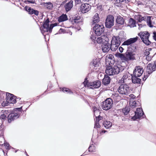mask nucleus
I'll list each match as a JSON object with an SVG mask.
<instances>
[{
  "mask_svg": "<svg viewBox=\"0 0 156 156\" xmlns=\"http://www.w3.org/2000/svg\"><path fill=\"white\" fill-rule=\"evenodd\" d=\"M132 90L127 84L121 85L118 89V92L121 94L128 95L131 93Z\"/></svg>",
  "mask_w": 156,
  "mask_h": 156,
  "instance_id": "nucleus-1",
  "label": "nucleus"
},
{
  "mask_svg": "<svg viewBox=\"0 0 156 156\" xmlns=\"http://www.w3.org/2000/svg\"><path fill=\"white\" fill-rule=\"evenodd\" d=\"M49 20L48 19H47L44 22L41 30L42 34H43L45 32H47L48 31H49L50 32H51L53 28L57 25L56 23L52 24L50 25V27H49Z\"/></svg>",
  "mask_w": 156,
  "mask_h": 156,
  "instance_id": "nucleus-2",
  "label": "nucleus"
},
{
  "mask_svg": "<svg viewBox=\"0 0 156 156\" xmlns=\"http://www.w3.org/2000/svg\"><path fill=\"white\" fill-rule=\"evenodd\" d=\"M83 84L85 87L92 89L99 87L101 84V82L99 80L92 83H88L87 78L85 79Z\"/></svg>",
  "mask_w": 156,
  "mask_h": 156,
  "instance_id": "nucleus-3",
  "label": "nucleus"
},
{
  "mask_svg": "<svg viewBox=\"0 0 156 156\" xmlns=\"http://www.w3.org/2000/svg\"><path fill=\"white\" fill-rule=\"evenodd\" d=\"M138 35L140 36L142 41L147 45L150 44L151 42L148 40V38L150 36L149 33L147 31L141 32L138 34Z\"/></svg>",
  "mask_w": 156,
  "mask_h": 156,
  "instance_id": "nucleus-4",
  "label": "nucleus"
},
{
  "mask_svg": "<svg viewBox=\"0 0 156 156\" xmlns=\"http://www.w3.org/2000/svg\"><path fill=\"white\" fill-rule=\"evenodd\" d=\"M113 101L110 98L106 99L102 102V108L105 110L110 109L112 106Z\"/></svg>",
  "mask_w": 156,
  "mask_h": 156,
  "instance_id": "nucleus-5",
  "label": "nucleus"
},
{
  "mask_svg": "<svg viewBox=\"0 0 156 156\" xmlns=\"http://www.w3.org/2000/svg\"><path fill=\"white\" fill-rule=\"evenodd\" d=\"M155 69H156V61L154 62V65L152 63H149L147 65L146 69V71L148 73V75H144V77L143 78V80L144 81L146 80L148 76H149V75L151 74Z\"/></svg>",
  "mask_w": 156,
  "mask_h": 156,
  "instance_id": "nucleus-6",
  "label": "nucleus"
},
{
  "mask_svg": "<svg viewBox=\"0 0 156 156\" xmlns=\"http://www.w3.org/2000/svg\"><path fill=\"white\" fill-rule=\"evenodd\" d=\"M93 29L96 34L99 36L104 31L105 28L103 25L96 24L93 27Z\"/></svg>",
  "mask_w": 156,
  "mask_h": 156,
  "instance_id": "nucleus-7",
  "label": "nucleus"
},
{
  "mask_svg": "<svg viewBox=\"0 0 156 156\" xmlns=\"http://www.w3.org/2000/svg\"><path fill=\"white\" fill-rule=\"evenodd\" d=\"M114 17L111 15H110L107 17L105 23L106 27L110 28L114 25Z\"/></svg>",
  "mask_w": 156,
  "mask_h": 156,
  "instance_id": "nucleus-8",
  "label": "nucleus"
},
{
  "mask_svg": "<svg viewBox=\"0 0 156 156\" xmlns=\"http://www.w3.org/2000/svg\"><path fill=\"white\" fill-rule=\"evenodd\" d=\"M131 78L132 77L129 73H125L121 80V81L125 84H128L131 83Z\"/></svg>",
  "mask_w": 156,
  "mask_h": 156,
  "instance_id": "nucleus-9",
  "label": "nucleus"
},
{
  "mask_svg": "<svg viewBox=\"0 0 156 156\" xmlns=\"http://www.w3.org/2000/svg\"><path fill=\"white\" fill-rule=\"evenodd\" d=\"M134 116L132 117V119L134 120L137 119L141 118L144 115V113L143 112L142 109L140 108H138L136 109V111L135 112Z\"/></svg>",
  "mask_w": 156,
  "mask_h": 156,
  "instance_id": "nucleus-10",
  "label": "nucleus"
},
{
  "mask_svg": "<svg viewBox=\"0 0 156 156\" xmlns=\"http://www.w3.org/2000/svg\"><path fill=\"white\" fill-rule=\"evenodd\" d=\"M91 7V5L88 4H82L80 7V10L82 13H86L90 10Z\"/></svg>",
  "mask_w": 156,
  "mask_h": 156,
  "instance_id": "nucleus-11",
  "label": "nucleus"
},
{
  "mask_svg": "<svg viewBox=\"0 0 156 156\" xmlns=\"http://www.w3.org/2000/svg\"><path fill=\"white\" fill-rule=\"evenodd\" d=\"M143 72L144 70L141 66H136L134 70L133 74L134 76L139 77L142 75Z\"/></svg>",
  "mask_w": 156,
  "mask_h": 156,
  "instance_id": "nucleus-12",
  "label": "nucleus"
},
{
  "mask_svg": "<svg viewBox=\"0 0 156 156\" xmlns=\"http://www.w3.org/2000/svg\"><path fill=\"white\" fill-rule=\"evenodd\" d=\"M101 46L102 51L104 52H107L110 49L111 44L108 43V41H107L102 43Z\"/></svg>",
  "mask_w": 156,
  "mask_h": 156,
  "instance_id": "nucleus-13",
  "label": "nucleus"
},
{
  "mask_svg": "<svg viewBox=\"0 0 156 156\" xmlns=\"http://www.w3.org/2000/svg\"><path fill=\"white\" fill-rule=\"evenodd\" d=\"M135 59L134 54L131 52H126L124 54V61H128L130 60H133Z\"/></svg>",
  "mask_w": 156,
  "mask_h": 156,
  "instance_id": "nucleus-14",
  "label": "nucleus"
},
{
  "mask_svg": "<svg viewBox=\"0 0 156 156\" xmlns=\"http://www.w3.org/2000/svg\"><path fill=\"white\" fill-rule=\"evenodd\" d=\"M6 95V102L9 103H15L16 102V97L13 95L8 93Z\"/></svg>",
  "mask_w": 156,
  "mask_h": 156,
  "instance_id": "nucleus-15",
  "label": "nucleus"
},
{
  "mask_svg": "<svg viewBox=\"0 0 156 156\" xmlns=\"http://www.w3.org/2000/svg\"><path fill=\"white\" fill-rule=\"evenodd\" d=\"M19 116L17 113H12L10 114L8 116V121L9 122H10L18 118Z\"/></svg>",
  "mask_w": 156,
  "mask_h": 156,
  "instance_id": "nucleus-16",
  "label": "nucleus"
},
{
  "mask_svg": "<svg viewBox=\"0 0 156 156\" xmlns=\"http://www.w3.org/2000/svg\"><path fill=\"white\" fill-rule=\"evenodd\" d=\"M138 38V37H137L133 38H130L124 41L122 44V45H129L136 42Z\"/></svg>",
  "mask_w": 156,
  "mask_h": 156,
  "instance_id": "nucleus-17",
  "label": "nucleus"
},
{
  "mask_svg": "<svg viewBox=\"0 0 156 156\" xmlns=\"http://www.w3.org/2000/svg\"><path fill=\"white\" fill-rule=\"evenodd\" d=\"M96 41L98 43H101L102 42H105L107 41H108V37L105 35H102L97 38Z\"/></svg>",
  "mask_w": 156,
  "mask_h": 156,
  "instance_id": "nucleus-18",
  "label": "nucleus"
},
{
  "mask_svg": "<svg viewBox=\"0 0 156 156\" xmlns=\"http://www.w3.org/2000/svg\"><path fill=\"white\" fill-rule=\"evenodd\" d=\"M73 1L72 0H70L69 2L65 4L64 7L66 11H69L73 7Z\"/></svg>",
  "mask_w": 156,
  "mask_h": 156,
  "instance_id": "nucleus-19",
  "label": "nucleus"
},
{
  "mask_svg": "<svg viewBox=\"0 0 156 156\" xmlns=\"http://www.w3.org/2000/svg\"><path fill=\"white\" fill-rule=\"evenodd\" d=\"M147 21V23H148V25L151 26V17L150 16H141V17L140 19V22H141L142 21Z\"/></svg>",
  "mask_w": 156,
  "mask_h": 156,
  "instance_id": "nucleus-20",
  "label": "nucleus"
},
{
  "mask_svg": "<svg viewBox=\"0 0 156 156\" xmlns=\"http://www.w3.org/2000/svg\"><path fill=\"white\" fill-rule=\"evenodd\" d=\"M114 70L113 68H112L110 66H109L106 68L105 72L108 75H115Z\"/></svg>",
  "mask_w": 156,
  "mask_h": 156,
  "instance_id": "nucleus-21",
  "label": "nucleus"
},
{
  "mask_svg": "<svg viewBox=\"0 0 156 156\" xmlns=\"http://www.w3.org/2000/svg\"><path fill=\"white\" fill-rule=\"evenodd\" d=\"M111 42L113 43L118 44L120 45L121 43V38L119 36H114Z\"/></svg>",
  "mask_w": 156,
  "mask_h": 156,
  "instance_id": "nucleus-22",
  "label": "nucleus"
},
{
  "mask_svg": "<svg viewBox=\"0 0 156 156\" xmlns=\"http://www.w3.org/2000/svg\"><path fill=\"white\" fill-rule=\"evenodd\" d=\"M110 81V78L107 75H105L103 80L102 83L104 85H107L109 83Z\"/></svg>",
  "mask_w": 156,
  "mask_h": 156,
  "instance_id": "nucleus-23",
  "label": "nucleus"
},
{
  "mask_svg": "<svg viewBox=\"0 0 156 156\" xmlns=\"http://www.w3.org/2000/svg\"><path fill=\"white\" fill-rule=\"evenodd\" d=\"M99 21V15L98 13H96L93 17L92 23V24H94V23H98Z\"/></svg>",
  "mask_w": 156,
  "mask_h": 156,
  "instance_id": "nucleus-24",
  "label": "nucleus"
},
{
  "mask_svg": "<svg viewBox=\"0 0 156 156\" xmlns=\"http://www.w3.org/2000/svg\"><path fill=\"white\" fill-rule=\"evenodd\" d=\"M135 76H132L131 80L133 83L137 84L140 83L141 79Z\"/></svg>",
  "mask_w": 156,
  "mask_h": 156,
  "instance_id": "nucleus-25",
  "label": "nucleus"
},
{
  "mask_svg": "<svg viewBox=\"0 0 156 156\" xmlns=\"http://www.w3.org/2000/svg\"><path fill=\"white\" fill-rule=\"evenodd\" d=\"M128 25L131 28L136 26V21L132 18H130L129 20Z\"/></svg>",
  "mask_w": 156,
  "mask_h": 156,
  "instance_id": "nucleus-26",
  "label": "nucleus"
},
{
  "mask_svg": "<svg viewBox=\"0 0 156 156\" xmlns=\"http://www.w3.org/2000/svg\"><path fill=\"white\" fill-rule=\"evenodd\" d=\"M116 20L117 23L119 24L122 25L124 24V20L122 17L120 16H117Z\"/></svg>",
  "mask_w": 156,
  "mask_h": 156,
  "instance_id": "nucleus-27",
  "label": "nucleus"
},
{
  "mask_svg": "<svg viewBox=\"0 0 156 156\" xmlns=\"http://www.w3.org/2000/svg\"><path fill=\"white\" fill-rule=\"evenodd\" d=\"M120 45L115 43H113L111 42L110 49L112 51H114L117 49Z\"/></svg>",
  "mask_w": 156,
  "mask_h": 156,
  "instance_id": "nucleus-28",
  "label": "nucleus"
},
{
  "mask_svg": "<svg viewBox=\"0 0 156 156\" xmlns=\"http://www.w3.org/2000/svg\"><path fill=\"white\" fill-rule=\"evenodd\" d=\"M67 20V16L66 15H62L58 19V21L59 22L66 21Z\"/></svg>",
  "mask_w": 156,
  "mask_h": 156,
  "instance_id": "nucleus-29",
  "label": "nucleus"
},
{
  "mask_svg": "<svg viewBox=\"0 0 156 156\" xmlns=\"http://www.w3.org/2000/svg\"><path fill=\"white\" fill-rule=\"evenodd\" d=\"M104 127L106 129L110 128L112 126V123L109 121H106L103 122L102 123Z\"/></svg>",
  "mask_w": 156,
  "mask_h": 156,
  "instance_id": "nucleus-30",
  "label": "nucleus"
},
{
  "mask_svg": "<svg viewBox=\"0 0 156 156\" xmlns=\"http://www.w3.org/2000/svg\"><path fill=\"white\" fill-rule=\"evenodd\" d=\"M80 21V16H75L72 18L71 21L72 23H78Z\"/></svg>",
  "mask_w": 156,
  "mask_h": 156,
  "instance_id": "nucleus-31",
  "label": "nucleus"
},
{
  "mask_svg": "<svg viewBox=\"0 0 156 156\" xmlns=\"http://www.w3.org/2000/svg\"><path fill=\"white\" fill-rule=\"evenodd\" d=\"M113 68L115 74H118L119 73L121 70V69L120 68V67H119L118 66H114Z\"/></svg>",
  "mask_w": 156,
  "mask_h": 156,
  "instance_id": "nucleus-32",
  "label": "nucleus"
},
{
  "mask_svg": "<svg viewBox=\"0 0 156 156\" xmlns=\"http://www.w3.org/2000/svg\"><path fill=\"white\" fill-rule=\"evenodd\" d=\"M129 2V0H116L115 2L116 5L119 6V5L122 2L126 3Z\"/></svg>",
  "mask_w": 156,
  "mask_h": 156,
  "instance_id": "nucleus-33",
  "label": "nucleus"
},
{
  "mask_svg": "<svg viewBox=\"0 0 156 156\" xmlns=\"http://www.w3.org/2000/svg\"><path fill=\"white\" fill-rule=\"evenodd\" d=\"M44 5L48 9H51L52 7V5L50 2L44 3Z\"/></svg>",
  "mask_w": 156,
  "mask_h": 156,
  "instance_id": "nucleus-34",
  "label": "nucleus"
},
{
  "mask_svg": "<svg viewBox=\"0 0 156 156\" xmlns=\"http://www.w3.org/2000/svg\"><path fill=\"white\" fill-rule=\"evenodd\" d=\"M115 55L116 57L120 58L122 60L124 61V54L119 53H117L115 54Z\"/></svg>",
  "mask_w": 156,
  "mask_h": 156,
  "instance_id": "nucleus-35",
  "label": "nucleus"
},
{
  "mask_svg": "<svg viewBox=\"0 0 156 156\" xmlns=\"http://www.w3.org/2000/svg\"><path fill=\"white\" fill-rule=\"evenodd\" d=\"M136 101H133L132 100L130 101V106L132 108H135L136 106Z\"/></svg>",
  "mask_w": 156,
  "mask_h": 156,
  "instance_id": "nucleus-36",
  "label": "nucleus"
},
{
  "mask_svg": "<svg viewBox=\"0 0 156 156\" xmlns=\"http://www.w3.org/2000/svg\"><path fill=\"white\" fill-rule=\"evenodd\" d=\"M130 111V108L129 107H126L122 110V112L125 115L128 114Z\"/></svg>",
  "mask_w": 156,
  "mask_h": 156,
  "instance_id": "nucleus-37",
  "label": "nucleus"
},
{
  "mask_svg": "<svg viewBox=\"0 0 156 156\" xmlns=\"http://www.w3.org/2000/svg\"><path fill=\"white\" fill-rule=\"evenodd\" d=\"M26 10L29 12L30 14H34V9H32L30 7H28L26 8Z\"/></svg>",
  "mask_w": 156,
  "mask_h": 156,
  "instance_id": "nucleus-38",
  "label": "nucleus"
},
{
  "mask_svg": "<svg viewBox=\"0 0 156 156\" xmlns=\"http://www.w3.org/2000/svg\"><path fill=\"white\" fill-rule=\"evenodd\" d=\"M95 149V147L93 145H91L88 148L89 151L90 152H93L94 151Z\"/></svg>",
  "mask_w": 156,
  "mask_h": 156,
  "instance_id": "nucleus-39",
  "label": "nucleus"
},
{
  "mask_svg": "<svg viewBox=\"0 0 156 156\" xmlns=\"http://www.w3.org/2000/svg\"><path fill=\"white\" fill-rule=\"evenodd\" d=\"M93 64L94 66L95 67H98L99 66L98 61L97 59H95L93 60Z\"/></svg>",
  "mask_w": 156,
  "mask_h": 156,
  "instance_id": "nucleus-40",
  "label": "nucleus"
},
{
  "mask_svg": "<svg viewBox=\"0 0 156 156\" xmlns=\"http://www.w3.org/2000/svg\"><path fill=\"white\" fill-rule=\"evenodd\" d=\"M102 118L101 117L98 115V116H96V122L99 123V122L101 120Z\"/></svg>",
  "mask_w": 156,
  "mask_h": 156,
  "instance_id": "nucleus-41",
  "label": "nucleus"
},
{
  "mask_svg": "<svg viewBox=\"0 0 156 156\" xmlns=\"http://www.w3.org/2000/svg\"><path fill=\"white\" fill-rule=\"evenodd\" d=\"M141 15H138L135 16V18L136 20H137L139 22H140V19L141 17Z\"/></svg>",
  "mask_w": 156,
  "mask_h": 156,
  "instance_id": "nucleus-42",
  "label": "nucleus"
},
{
  "mask_svg": "<svg viewBox=\"0 0 156 156\" xmlns=\"http://www.w3.org/2000/svg\"><path fill=\"white\" fill-rule=\"evenodd\" d=\"M62 90L63 91H66L67 93H72L71 91H70V90L68 89H67L66 88H62Z\"/></svg>",
  "mask_w": 156,
  "mask_h": 156,
  "instance_id": "nucleus-43",
  "label": "nucleus"
},
{
  "mask_svg": "<svg viewBox=\"0 0 156 156\" xmlns=\"http://www.w3.org/2000/svg\"><path fill=\"white\" fill-rule=\"evenodd\" d=\"M93 109L94 112H98V114L100 113V111L97 109L96 107L94 106L93 107Z\"/></svg>",
  "mask_w": 156,
  "mask_h": 156,
  "instance_id": "nucleus-44",
  "label": "nucleus"
},
{
  "mask_svg": "<svg viewBox=\"0 0 156 156\" xmlns=\"http://www.w3.org/2000/svg\"><path fill=\"white\" fill-rule=\"evenodd\" d=\"M107 58H108L110 59H112L114 58V56L112 55H109L107 56Z\"/></svg>",
  "mask_w": 156,
  "mask_h": 156,
  "instance_id": "nucleus-45",
  "label": "nucleus"
},
{
  "mask_svg": "<svg viewBox=\"0 0 156 156\" xmlns=\"http://www.w3.org/2000/svg\"><path fill=\"white\" fill-rule=\"evenodd\" d=\"M150 52L149 51L146 50L144 52V54L146 56H148L150 54Z\"/></svg>",
  "mask_w": 156,
  "mask_h": 156,
  "instance_id": "nucleus-46",
  "label": "nucleus"
},
{
  "mask_svg": "<svg viewBox=\"0 0 156 156\" xmlns=\"http://www.w3.org/2000/svg\"><path fill=\"white\" fill-rule=\"evenodd\" d=\"M153 37L154 40L156 41V32L154 31L153 33Z\"/></svg>",
  "mask_w": 156,
  "mask_h": 156,
  "instance_id": "nucleus-47",
  "label": "nucleus"
},
{
  "mask_svg": "<svg viewBox=\"0 0 156 156\" xmlns=\"http://www.w3.org/2000/svg\"><path fill=\"white\" fill-rule=\"evenodd\" d=\"M9 103L7 102H6L3 101L2 104V105L3 106H5L8 105Z\"/></svg>",
  "mask_w": 156,
  "mask_h": 156,
  "instance_id": "nucleus-48",
  "label": "nucleus"
},
{
  "mask_svg": "<svg viewBox=\"0 0 156 156\" xmlns=\"http://www.w3.org/2000/svg\"><path fill=\"white\" fill-rule=\"evenodd\" d=\"M3 142H4V146L5 147H8L9 146V143H5V140L4 139H3Z\"/></svg>",
  "mask_w": 156,
  "mask_h": 156,
  "instance_id": "nucleus-49",
  "label": "nucleus"
},
{
  "mask_svg": "<svg viewBox=\"0 0 156 156\" xmlns=\"http://www.w3.org/2000/svg\"><path fill=\"white\" fill-rule=\"evenodd\" d=\"M90 38L93 41L94 40V43H95V41L96 40H95L94 39H96V37H95L94 35H91L90 37Z\"/></svg>",
  "mask_w": 156,
  "mask_h": 156,
  "instance_id": "nucleus-50",
  "label": "nucleus"
},
{
  "mask_svg": "<svg viewBox=\"0 0 156 156\" xmlns=\"http://www.w3.org/2000/svg\"><path fill=\"white\" fill-rule=\"evenodd\" d=\"M6 117V115L4 114H2L1 115V118L3 119H5Z\"/></svg>",
  "mask_w": 156,
  "mask_h": 156,
  "instance_id": "nucleus-51",
  "label": "nucleus"
},
{
  "mask_svg": "<svg viewBox=\"0 0 156 156\" xmlns=\"http://www.w3.org/2000/svg\"><path fill=\"white\" fill-rule=\"evenodd\" d=\"M39 12L36 10H34V14H35L36 16H37L38 15Z\"/></svg>",
  "mask_w": 156,
  "mask_h": 156,
  "instance_id": "nucleus-52",
  "label": "nucleus"
},
{
  "mask_svg": "<svg viewBox=\"0 0 156 156\" xmlns=\"http://www.w3.org/2000/svg\"><path fill=\"white\" fill-rule=\"evenodd\" d=\"M75 3L77 4H79L81 3V0H75Z\"/></svg>",
  "mask_w": 156,
  "mask_h": 156,
  "instance_id": "nucleus-53",
  "label": "nucleus"
},
{
  "mask_svg": "<svg viewBox=\"0 0 156 156\" xmlns=\"http://www.w3.org/2000/svg\"><path fill=\"white\" fill-rule=\"evenodd\" d=\"M95 126L97 128H100V123L96 122Z\"/></svg>",
  "mask_w": 156,
  "mask_h": 156,
  "instance_id": "nucleus-54",
  "label": "nucleus"
},
{
  "mask_svg": "<svg viewBox=\"0 0 156 156\" xmlns=\"http://www.w3.org/2000/svg\"><path fill=\"white\" fill-rule=\"evenodd\" d=\"M119 50L120 52H122L123 51V48L121 47H120L119 48Z\"/></svg>",
  "mask_w": 156,
  "mask_h": 156,
  "instance_id": "nucleus-55",
  "label": "nucleus"
},
{
  "mask_svg": "<svg viewBox=\"0 0 156 156\" xmlns=\"http://www.w3.org/2000/svg\"><path fill=\"white\" fill-rule=\"evenodd\" d=\"M138 26H139V29H140V28L142 27L143 26H145V25H142L141 24H138Z\"/></svg>",
  "mask_w": 156,
  "mask_h": 156,
  "instance_id": "nucleus-56",
  "label": "nucleus"
},
{
  "mask_svg": "<svg viewBox=\"0 0 156 156\" xmlns=\"http://www.w3.org/2000/svg\"><path fill=\"white\" fill-rule=\"evenodd\" d=\"M94 115L96 117L97 116H98V115H99L100 114H98V112H95V111L94 112Z\"/></svg>",
  "mask_w": 156,
  "mask_h": 156,
  "instance_id": "nucleus-57",
  "label": "nucleus"
},
{
  "mask_svg": "<svg viewBox=\"0 0 156 156\" xmlns=\"http://www.w3.org/2000/svg\"><path fill=\"white\" fill-rule=\"evenodd\" d=\"M129 96L132 99H134L135 97V96L133 94H130L129 95Z\"/></svg>",
  "mask_w": 156,
  "mask_h": 156,
  "instance_id": "nucleus-58",
  "label": "nucleus"
},
{
  "mask_svg": "<svg viewBox=\"0 0 156 156\" xmlns=\"http://www.w3.org/2000/svg\"><path fill=\"white\" fill-rule=\"evenodd\" d=\"M28 2H29L30 3H32V4H34V3H35V2L34 1H29Z\"/></svg>",
  "mask_w": 156,
  "mask_h": 156,
  "instance_id": "nucleus-59",
  "label": "nucleus"
},
{
  "mask_svg": "<svg viewBox=\"0 0 156 156\" xmlns=\"http://www.w3.org/2000/svg\"><path fill=\"white\" fill-rule=\"evenodd\" d=\"M151 48H148V49H146V50L149 51V52L150 51H151Z\"/></svg>",
  "mask_w": 156,
  "mask_h": 156,
  "instance_id": "nucleus-60",
  "label": "nucleus"
},
{
  "mask_svg": "<svg viewBox=\"0 0 156 156\" xmlns=\"http://www.w3.org/2000/svg\"><path fill=\"white\" fill-rule=\"evenodd\" d=\"M17 109L18 110L20 111L21 110V108H17Z\"/></svg>",
  "mask_w": 156,
  "mask_h": 156,
  "instance_id": "nucleus-61",
  "label": "nucleus"
},
{
  "mask_svg": "<svg viewBox=\"0 0 156 156\" xmlns=\"http://www.w3.org/2000/svg\"><path fill=\"white\" fill-rule=\"evenodd\" d=\"M106 132V131L105 130H103L102 131V132H103L104 133H105Z\"/></svg>",
  "mask_w": 156,
  "mask_h": 156,
  "instance_id": "nucleus-62",
  "label": "nucleus"
},
{
  "mask_svg": "<svg viewBox=\"0 0 156 156\" xmlns=\"http://www.w3.org/2000/svg\"><path fill=\"white\" fill-rule=\"evenodd\" d=\"M62 30V29H60V30Z\"/></svg>",
  "mask_w": 156,
  "mask_h": 156,
  "instance_id": "nucleus-63",
  "label": "nucleus"
}]
</instances>
